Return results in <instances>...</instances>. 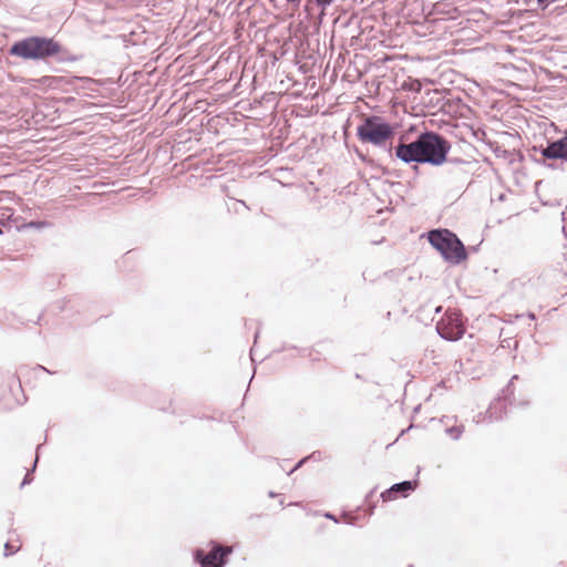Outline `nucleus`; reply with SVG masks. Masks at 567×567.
<instances>
[{
    "instance_id": "nucleus-1",
    "label": "nucleus",
    "mask_w": 567,
    "mask_h": 567,
    "mask_svg": "<svg viewBox=\"0 0 567 567\" xmlns=\"http://www.w3.org/2000/svg\"><path fill=\"white\" fill-rule=\"evenodd\" d=\"M62 52V45L53 38L29 37L17 41L9 50L13 56L24 60H47Z\"/></svg>"
},
{
    "instance_id": "nucleus-2",
    "label": "nucleus",
    "mask_w": 567,
    "mask_h": 567,
    "mask_svg": "<svg viewBox=\"0 0 567 567\" xmlns=\"http://www.w3.org/2000/svg\"><path fill=\"white\" fill-rule=\"evenodd\" d=\"M395 128L380 116H363L362 123L357 127V135L362 143L383 146L393 138Z\"/></svg>"
},
{
    "instance_id": "nucleus-3",
    "label": "nucleus",
    "mask_w": 567,
    "mask_h": 567,
    "mask_svg": "<svg viewBox=\"0 0 567 567\" xmlns=\"http://www.w3.org/2000/svg\"><path fill=\"white\" fill-rule=\"evenodd\" d=\"M429 241L449 261L460 262L466 258L463 244L449 229L431 230L429 233Z\"/></svg>"
},
{
    "instance_id": "nucleus-4",
    "label": "nucleus",
    "mask_w": 567,
    "mask_h": 567,
    "mask_svg": "<svg viewBox=\"0 0 567 567\" xmlns=\"http://www.w3.org/2000/svg\"><path fill=\"white\" fill-rule=\"evenodd\" d=\"M421 148L420 163L441 165L446 161L450 144L446 140L435 133H424L420 137Z\"/></svg>"
},
{
    "instance_id": "nucleus-5",
    "label": "nucleus",
    "mask_w": 567,
    "mask_h": 567,
    "mask_svg": "<svg viewBox=\"0 0 567 567\" xmlns=\"http://www.w3.org/2000/svg\"><path fill=\"white\" fill-rule=\"evenodd\" d=\"M436 330L446 340L455 341L465 333V324L458 310H447L436 324Z\"/></svg>"
},
{
    "instance_id": "nucleus-6",
    "label": "nucleus",
    "mask_w": 567,
    "mask_h": 567,
    "mask_svg": "<svg viewBox=\"0 0 567 567\" xmlns=\"http://www.w3.org/2000/svg\"><path fill=\"white\" fill-rule=\"evenodd\" d=\"M212 548L208 553H205L203 549H197L195 551V560L202 567H223L227 557L233 553L231 546H223L220 544L210 543Z\"/></svg>"
},
{
    "instance_id": "nucleus-7",
    "label": "nucleus",
    "mask_w": 567,
    "mask_h": 567,
    "mask_svg": "<svg viewBox=\"0 0 567 567\" xmlns=\"http://www.w3.org/2000/svg\"><path fill=\"white\" fill-rule=\"evenodd\" d=\"M422 145L423 144L420 143V138L410 144H400L395 150V154L400 159H402L405 163H420Z\"/></svg>"
},
{
    "instance_id": "nucleus-8",
    "label": "nucleus",
    "mask_w": 567,
    "mask_h": 567,
    "mask_svg": "<svg viewBox=\"0 0 567 567\" xmlns=\"http://www.w3.org/2000/svg\"><path fill=\"white\" fill-rule=\"evenodd\" d=\"M544 157L549 159H566L567 161V136L556 142L550 143L542 151Z\"/></svg>"
},
{
    "instance_id": "nucleus-9",
    "label": "nucleus",
    "mask_w": 567,
    "mask_h": 567,
    "mask_svg": "<svg viewBox=\"0 0 567 567\" xmlns=\"http://www.w3.org/2000/svg\"><path fill=\"white\" fill-rule=\"evenodd\" d=\"M416 483H412L410 481H405L399 484L392 485L389 489L381 494L383 502L394 501L398 497V494H402V496H406L409 492L415 489Z\"/></svg>"
},
{
    "instance_id": "nucleus-10",
    "label": "nucleus",
    "mask_w": 567,
    "mask_h": 567,
    "mask_svg": "<svg viewBox=\"0 0 567 567\" xmlns=\"http://www.w3.org/2000/svg\"><path fill=\"white\" fill-rule=\"evenodd\" d=\"M21 548V540L14 533L10 534L8 540L4 544V554L10 556L17 553Z\"/></svg>"
},
{
    "instance_id": "nucleus-11",
    "label": "nucleus",
    "mask_w": 567,
    "mask_h": 567,
    "mask_svg": "<svg viewBox=\"0 0 567 567\" xmlns=\"http://www.w3.org/2000/svg\"><path fill=\"white\" fill-rule=\"evenodd\" d=\"M27 227L42 228L45 226L44 221H31L25 225Z\"/></svg>"
},
{
    "instance_id": "nucleus-12",
    "label": "nucleus",
    "mask_w": 567,
    "mask_h": 567,
    "mask_svg": "<svg viewBox=\"0 0 567 567\" xmlns=\"http://www.w3.org/2000/svg\"><path fill=\"white\" fill-rule=\"evenodd\" d=\"M316 1H317V3H318L319 6H321V7H323V8H324V7H327V6H329V4H331V3L333 2V0H316Z\"/></svg>"
},
{
    "instance_id": "nucleus-13",
    "label": "nucleus",
    "mask_w": 567,
    "mask_h": 567,
    "mask_svg": "<svg viewBox=\"0 0 567 567\" xmlns=\"http://www.w3.org/2000/svg\"><path fill=\"white\" fill-rule=\"evenodd\" d=\"M556 0H537V2L542 6L547 7L548 4L555 2Z\"/></svg>"
},
{
    "instance_id": "nucleus-14",
    "label": "nucleus",
    "mask_w": 567,
    "mask_h": 567,
    "mask_svg": "<svg viewBox=\"0 0 567 567\" xmlns=\"http://www.w3.org/2000/svg\"><path fill=\"white\" fill-rule=\"evenodd\" d=\"M288 2H291V3H299L300 0H287Z\"/></svg>"
},
{
    "instance_id": "nucleus-15",
    "label": "nucleus",
    "mask_w": 567,
    "mask_h": 567,
    "mask_svg": "<svg viewBox=\"0 0 567 567\" xmlns=\"http://www.w3.org/2000/svg\"><path fill=\"white\" fill-rule=\"evenodd\" d=\"M326 516H327L328 518L333 519L334 522H338V520H337L334 517H332L330 514H327Z\"/></svg>"
}]
</instances>
